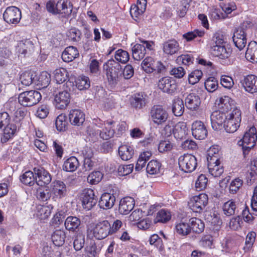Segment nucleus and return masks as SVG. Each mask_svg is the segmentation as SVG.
Instances as JSON below:
<instances>
[{
  "mask_svg": "<svg viewBox=\"0 0 257 257\" xmlns=\"http://www.w3.org/2000/svg\"><path fill=\"white\" fill-rule=\"evenodd\" d=\"M114 123L113 121H107L104 123L100 120L96 124V127L93 128L88 126L86 128V133L91 137H97L104 140H107L112 138L114 134V129L111 125Z\"/></svg>",
  "mask_w": 257,
  "mask_h": 257,
  "instance_id": "obj_1",
  "label": "nucleus"
},
{
  "mask_svg": "<svg viewBox=\"0 0 257 257\" xmlns=\"http://www.w3.org/2000/svg\"><path fill=\"white\" fill-rule=\"evenodd\" d=\"M109 85L111 87L115 86L121 78V65L114 60H109L103 65Z\"/></svg>",
  "mask_w": 257,
  "mask_h": 257,
  "instance_id": "obj_2",
  "label": "nucleus"
},
{
  "mask_svg": "<svg viewBox=\"0 0 257 257\" xmlns=\"http://www.w3.org/2000/svg\"><path fill=\"white\" fill-rule=\"evenodd\" d=\"M256 140V130L254 126H252L244 133L242 139L238 142L237 144L242 147V151L244 157L254 147Z\"/></svg>",
  "mask_w": 257,
  "mask_h": 257,
  "instance_id": "obj_3",
  "label": "nucleus"
},
{
  "mask_svg": "<svg viewBox=\"0 0 257 257\" xmlns=\"http://www.w3.org/2000/svg\"><path fill=\"white\" fill-rule=\"evenodd\" d=\"M46 9L49 12L53 14H62L63 17H67L71 15L73 6L67 1L60 0L56 5L51 1L48 2L46 4Z\"/></svg>",
  "mask_w": 257,
  "mask_h": 257,
  "instance_id": "obj_4",
  "label": "nucleus"
},
{
  "mask_svg": "<svg viewBox=\"0 0 257 257\" xmlns=\"http://www.w3.org/2000/svg\"><path fill=\"white\" fill-rule=\"evenodd\" d=\"M227 116L223 127L227 133H233L240 126L241 121V112L240 109H236L231 113H228Z\"/></svg>",
  "mask_w": 257,
  "mask_h": 257,
  "instance_id": "obj_5",
  "label": "nucleus"
},
{
  "mask_svg": "<svg viewBox=\"0 0 257 257\" xmlns=\"http://www.w3.org/2000/svg\"><path fill=\"white\" fill-rule=\"evenodd\" d=\"M41 93L38 91L30 90L21 93L18 97L21 105L30 107L37 104L41 99Z\"/></svg>",
  "mask_w": 257,
  "mask_h": 257,
  "instance_id": "obj_6",
  "label": "nucleus"
},
{
  "mask_svg": "<svg viewBox=\"0 0 257 257\" xmlns=\"http://www.w3.org/2000/svg\"><path fill=\"white\" fill-rule=\"evenodd\" d=\"M150 116L153 122L157 125L166 124L169 118L167 111L160 105H155L151 108Z\"/></svg>",
  "mask_w": 257,
  "mask_h": 257,
  "instance_id": "obj_7",
  "label": "nucleus"
},
{
  "mask_svg": "<svg viewBox=\"0 0 257 257\" xmlns=\"http://www.w3.org/2000/svg\"><path fill=\"white\" fill-rule=\"evenodd\" d=\"M180 169L185 173H191L197 166V158L191 154H186L180 156L178 159Z\"/></svg>",
  "mask_w": 257,
  "mask_h": 257,
  "instance_id": "obj_8",
  "label": "nucleus"
},
{
  "mask_svg": "<svg viewBox=\"0 0 257 257\" xmlns=\"http://www.w3.org/2000/svg\"><path fill=\"white\" fill-rule=\"evenodd\" d=\"M208 202V196L206 194L201 193L190 199L189 206L193 212L200 213L205 208Z\"/></svg>",
  "mask_w": 257,
  "mask_h": 257,
  "instance_id": "obj_9",
  "label": "nucleus"
},
{
  "mask_svg": "<svg viewBox=\"0 0 257 257\" xmlns=\"http://www.w3.org/2000/svg\"><path fill=\"white\" fill-rule=\"evenodd\" d=\"M52 200L57 201L64 197L67 194L66 184L62 181L55 180L50 185Z\"/></svg>",
  "mask_w": 257,
  "mask_h": 257,
  "instance_id": "obj_10",
  "label": "nucleus"
},
{
  "mask_svg": "<svg viewBox=\"0 0 257 257\" xmlns=\"http://www.w3.org/2000/svg\"><path fill=\"white\" fill-rule=\"evenodd\" d=\"M93 235L97 239H102L111 235L110 222L103 220L97 222L93 228Z\"/></svg>",
  "mask_w": 257,
  "mask_h": 257,
  "instance_id": "obj_11",
  "label": "nucleus"
},
{
  "mask_svg": "<svg viewBox=\"0 0 257 257\" xmlns=\"http://www.w3.org/2000/svg\"><path fill=\"white\" fill-rule=\"evenodd\" d=\"M3 18L5 21L9 24H17L21 19V11L16 7H9L5 11Z\"/></svg>",
  "mask_w": 257,
  "mask_h": 257,
  "instance_id": "obj_12",
  "label": "nucleus"
},
{
  "mask_svg": "<svg viewBox=\"0 0 257 257\" xmlns=\"http://www.w3.org/2000/svg\"><path fill=\"white\" fill-rule=\"evenodd\" d=\"M232 39L235 46L239 50H242L246 44V35L245 29L239 27L235 28L233 32Z\"/></svg>",
  "mask_w": 257,
  "mask_h": 257,
  "instance_id": "obj_13",
  "label": "nucleus"
},
{
  "mask_svg": "<svg viewBox=\"0 0 257 257\" xmlns=\"http://www.w3.org/2000/svg\"><path fill=\"white\" fill-rule=\"evenodd\" d=\"M158 87L164 92L170 94H174L177 89V85L173 78L165 77L161 78L158 82Z\"/></svg>",
  "mask_w": 257,
  "mask_h": 257,
  "instance_id": "obj_14",
  "label": "nucleus"
},
{
  "mask_svg": "<svg viewBox=\"0 0 257 257\" xmlns=\"http://www.w3.org/2000/svg\"><path fill=\"white\" fill-rule=\"evenodd\" d=\"M131 106L136 109L144 108L149 102L148 96L144 93H136L130 98Z\"/></svg>",
  "mask_w": 257,
  "mask_h": 257,
  "instance_id": "obj_15",
  "label": "nucleus"
},
{
  "mask_svg": "<svg viewBox=\"0 0 257 257\" xmlns=\"http://www.w3.org/2000/svg\"><path fill=\"white\" fill-rule=\"evenodd\" d=\"M82 198L83 207L87 210L91 209L97 201L94 191L91 189H85L83 192Z\"/></svg>",
  "mask_w": 257,
  "mask_h": 257,
  "instance_id": "obj_16",
  "label": "nucleus"
},
{
  "mask_svg": "<svg viewBox=\"0 0 257 257\" xmlns=\"http://www.w3.org/2000/svg\"><path fill=\"white\" fill-rule=\"evenodd\" d=\"M34 172L36 175V183L39 186L47 185L52 180L50 173L43 168H35Z\"/></svg>",
  "mask_w": 257,
  "mask_h": 257,
  "instance_id": "obj_17",
  "label": "nucleus"
},
{
  "mask_svg": "<svg viewBox=\"0 0 257 257\" xmlns=\"http://www.w3.org/2000/svg\"><path fill=\"white\" fill-rule=\"evenodd\" d=\"M240 83L245 91L251 94L257 92V76L248 75L244 77Z\"/></svg>",
  "mask_w": 257,
  "mask_h": 257,
  "instance_id": "obj_18",
  "label": "nucleus"
},
{
  "mask_svg": "<svg viewBox=\"0 0 257 257\" xmlns=\"http://www.w3.org/2000/svg\"><path fill=\"white\" fill-rule=\"evenodd\" d=\"M201 103L200 96L195 93H191L187 95L185 99L186 108L192 111H197Z\"/></svg>",
  "mask_w": 257,
  "mask_h": 257,
  "instance_id": "obj_19",
  "label": "nucleus"
},
{
  "mask_svg": "<svg viewBox=\"0 0 257 257\" xmlns=\"http://www.w3.org/2000/svg\"><path fill=\"white\" fill-rule=\"evenodd\" d=\"M227 114L220 110L213 111L210 116L211 125L213 130H217L224 122L227 118Z\"/></svg>",
  "mask_w": 257,
  "mask_h": 257,
  "instance_id": "obj_20",
  "label": "nucleus"
},
{
  "mask_svg": "<svg viewBox=\"0 0 257 257\" xmlns=\"http://www.w3.org/2000/svg\"><path fill=\"white\" fill-rule=\"evenodd\" d=\"M207 167L209 174L214 177L220 176L224 172L223 166L220 164V160L213 158L207 161Z\"/></svg>",
  "mask_w": 257,
  "mask_h": 257,
  "instance_id": "obj_21",
  "label": "nucleus"
},
{
  "mask_svg": "<svg viewBox=\"0 0 257 257\" xmlns=\"http://www.w3.org/2000/svg\"><path fill=\"white\" fill-rule=\"evenodd\" d=\"M219 109L228 114L236 109H239L235 105V101L227 96H224L219 99Z\"/></svg>",
  "mask_w": 257,
  "mask_h": 257,
  "instance_id": "obj_22",
  "label": "nucleus"
},
{
  "mask_svg": "<svg viewBox=\"0 0 257 257\" xmlns=\"http://www.w3.org/2000/svg\"><path fill=\"white\" fill-rule=\"evenodd\" d=\"M193 136L198 140H203L207 135V131L204 123L201 121H195L192 124Z\"/></svg>",
  "mask_w": 257,
  "mask_h": 257,
  "instance_id": "obj_23",
  "label": "nucleus"
},
{
  "mask_svg": "<svg viewBox=\"0 0 257 257\" xmlns=\"http://www.w3.org/2000/svg\"><path fill=\"white\" fill-rule=\"evenodd\" d=\"M70 101V94L67 90L60 91L55 95V102L57 108L61 109L65 108Z\"/></svg>",
  "mask_w": 257,
  "mask_h": 257,
  "instance_id": "obj_24",
  "label": "nucleus"
},
{
  "mask_svg": "<svg viewBox=\"0 0 257 257\" xmlns=\"http://www.w3.org/2000/svg\"><path fill=\"white\" fill-rule=\"evenodd\" d=\"M85 114L80 109H72L69 114V119L71 124L80 126L85 121Z\"/></svg>",
  "mask_w": 257,
  "mask_h": 257,
  "instance_id": "obj_25",
  "label": "nucleus"
},
{
  "mask_svg": "<svg viewBox=\"0 0 257 257\" xmlns=\"http://www.w3.org/2000/svg\"><path fill=\"white\" fill-rule=\"evenodd\" d=\"M135 206V200L131 197H125L119 202V212L123 215L127 214L132 210Z\"/></svg>",
  "mask_w": 257,
  "mask_h": 257,
  "instance_id": "obj_26",
  "label": "nucleus"
},
{
  "mask_svg": "<svg viewBox=\"0 0 257 257\" xmlns=\"http://www.w3.org/2000/svg\"><path fill=\"white\" fill-rule=\"evenodd\" d=\"M115 201V196L110 193H103L98 202V205L101 208L103 209H108L111 208Z\"/></svg>",
  "mask_w": 257,
  "mask_h": 257,
  "instance_id": "obj_27",
  "label": "nucleus"
},
{
  "mask_svg": "<svg viewBox=\"0 0 257 257\" xmlns=\"http://www.w3.org/2000/svg\"><path fill=\"white\" fill-rule=\"evenodd\" d=\"M212 54L222 59L228 58L231 54V50L223 46L212 45L211 48Z\"/></svg>",
  "mask_w": 257,
  "mask_h": 257,
  "instance_id": "obj_28",
  "label": "nucleus"
},
{
  "mask_svg": "<svg viewBox=\"0 0 257 257\" xmlns=\"http://www.w3.org/2000/svg\"><path fill=\"white\" fill-rule=\"evenodd\" d=\"M79 53L77 48L74 46L66 48L62 54V59L66 62H70L78 57Z\"/></svg>",
  "mask_w": 257,
  "mask_h": 257,
  "instance_id": "obj_29",
  "label": "nucleus"
},
{
  "mask_svg": "<svg viewBox=\"0 0 257 257\" xmlns=\"http://www.w3.org/2000/svg\"><path fill=\"white\" fill-rule=\"evenodd\" d=\"M188 128L186 123L180 121L177 123L174 127L173 135L178 140H182L185 138L188 134Z\"/></svg>",
  "mask_w": 257,
  "mask_h": 257,
  "instance_id": "obj_30",
  "label": "nucleus"
},
{
  "mask_svg": "<svg viewBox=\"0 0 257 257\" xmlns=\"http://www.w3.org/2000/svg\"><path fill=\"white\" fill-rule=\"evenodd\" d=\"M180 49L178 42L174 39L168 40L163 44V51L167 55H173L177 53Z\"/></svg>",
  "mask_w": 257,
  "mask_h": 257,
  "instance_id": "obj_31",
  "label": "nucleus"
},
{
  "mask_svg": "<svg viewBox=\"0 0 257 257\" xmlns=\"http://www.w3.org/2000/svg\"><path fill=\"white\" fill-rule=\"evenodd\" d=\"M245 58L252 63H257V43L255 41L249 43L245 53Z\"/></svg>",
  "mask_w": 257,
  "mask_h": 257,
  "instance_id": "obj_32",
  "label": "nucleus"
},
{
  "mask_svg": "<svg viewBox=\"0 0 257 257\" xmlns=\"http://www.w3.org/2000/svg\"><path fill=\"white\" fill-rule=\"evenodd\" d=\"M175 228L176 233L182 237H186L191 232L189 221L186 222L181 220L176 223Z\"/></svg>",
  "mask_w": 257,
  "mask_h": 257,
  "instance_id": "obj_33",
  "label": "nucleus"
},
{
  "mask_svg": "<svg viewBox=\"0 0 257 257\" xmlns=\"http://www.w3.org/2000/svg\"><path fill=\"white\" fill-rule=\"evenodd\" d=\"M4 127V134L1 139L2 143L7 142L14 136L17 132V126L14 123H9L8 125L5 126Z\"/></svg>",
  "mask_w": 257,
  "mask_h": 257,
  "instance_id": "obj_34",
  "label": "nucleus"
},
{
  "mask_svg": "<svg viewBox=\"0 0 257 257\" xmlns=\"http://www.w3.org/2000/svg\"><path fill=\"white\" fill-rule=\"evenodd\" d=\"M81 221L76 216H68L65 221V228L69 231L74 232L80 225Z\"/></svg>",
  "mask_w": 257,
  "mask_h": 257,
  "instance_id": "obj_35",
  "label": "nucleus"
},
{
  "mask_svg": "<svg viewBox=\"0 0 257 257\" xmlns=\"http://www.w3.org/2000/svg\"><path fill=\"white\" fill-rule=\"evenodd\" d=\"M53 208L51 205H38L36 207V214L41 219H46L50 215Z\"/></svg>",
  "mask_w": 257,
  "mask_h": 257,
  "instance_id": "obj_36",
  "label": "nucleus"
},
{
  "mask_svg": "<svg viewBox=\"0 0 257 257\" xmlns=\"http://www.w3.org/2000/svg\"><path fill=\"white\" fill-rule=\"evenodd\" d=\"M65 238V232L62 229L56 230L51 235L52 241L57 246H61L64 244Z\"/></svg>",
  "mask_w": 257,
  "mask_h": 257,
  "instance_id": "obj_37",
  "label": "nucleus"
},
{
  "mask_svg": "<svg viewBox=\"0 0 257 257\" xmlns=\"http://www.w3.org/2000/svg\"><path fill=\"white\" fill-rule=\"evenodd\" d=\"M191 231L200 233L204 229V223L202 220L196 217H192L189 220Z\"/></svg>",
  "mask_w": 257,
  "mask_h": 257,
  "instance_id": "obj_38",
  "label": "nucleus"
},
{
  "mask_svg": "<svg viewBox=\"0 0 257 257\" xmlns=\"http://www.w3.org/2000/svg\"><path fill=\"white\" fill-rule=\"evenodd\" d=\"M118 154L122 160L127 161L132 158L134 151L131 146L122 145L118 149Z\"/></svg>",
  "mask_w": 257,
  "mask_h": 257,
  "instance_id": "obj_39",
  "label": "nucleus"
},
{
  "mask_svg": "<svg viewBox=\"0 0 257 257\" xmlns=\"http://www.w3.org/2000/svg\"><path fill=\"white\" fill-rule=\"evenodd\" d=\"M79 166L78 159L75 157H71L67 159L63 163L62 168L66 172H73Z\"/></svg>",
  "mask_w": 257,
  "mask_h": 257,
  "instance_id": "obj_40",
  "label": "nucleus"
},
{
  "mask_svg": "<svg viewBox=\"0 0 257 257\" xmlns=\"http://www.w3.org/2000/svg\"><path fill=\"white\" fill-rule=\"evenodd\" d=\"M147 51L144 45L136 44L132 48V55L133 58L139 61L142 59L145 56Z\"/></svg>",
  "mask_w": 257,
  "mask_h": 257,
  "instance_id": "obj_41",
  "label": "nucleus"
},
{
  "mask_svg": "<svg viewBox=\"0 0 257 257\" xmlns=\"http://www.w3.org/2000/svg\"><path fill=\"white\" fill-rule=\"evenodd\" d=\"M36 196L37 199L40 201H46L52 198V194L49 186L45 188H39L37 189Z\"/></svg>",
  "mask_w": 257,
  "mask_h": 257,
  "instance_id": "obj_42",
  "label": "nucleus"
},
{
  "mask_svg": "<svg viewBox=\"0 0 257 257\" xmlns=\"http://www.w3.org/2000/svg\"><path fill=\"white\" fill-rule=\"evenodd\" d=\"M222 210L223 213L226 216L234 215L237 210L235 201L231 199L225 202L222 206Z\"/></svg>",
  "mask_w": 257,
  "mask_h": 257,
  "instance_id": "obj_43",
  "label": "nucleus"
},
{
  "mask_svg": "<svg viewBox=\"0 0 257 257\" xmlns=\"http://www.w3.org/2000/svg\"><path fill=\"white\" fill-rule=\"evenodd\" d=\"M184 111V102L182 99L176 98L174 100L172 105V112L177 116H181Z\"/></svg>",
  "mask_w": 257,
  "mask_h": 257,
  "instance_id": "obj_44",
  "label": "nucleus"
},
{
  "mask_svg": "<svg viewBox=\"0 0 257 257\" xmlns=\"http://www.w3.org/2000/svg\"><path fill=\"white\" fill-rule=\"evenodd\" d=\"M171 214L170 212L166 209H161L157 214L154 219V223L158 222L166 223L170 220Z\"/></svg>",
  "mask_w": 257,
  "mask_h": 257,
  "instance_id": "obj_45",
  "label": "nucleus"
},
{
  "mask_svg": "<svg viewBox=\"0 0 257 257\" xmlns=\"http://www.w3.org/2000/svg\"><path fill=\"white\" fill-rule=\"evenodd\" d=\"M255 237L256 233L255 232L251 231L248 233L246 236L245 244L243 248L245 252L251 250L255 242Z\"/></svg>",
  "mask_w": 257,
  "mask_h": 257,
  "instance_id": "obj_46",
  "label": "nucleus"
},
{
  "mask_svg": "<svg viewBox=\"0 0 257 257\" xmlns=\"http://www.w3.org/2000/svg\"><path fill=\"white\" fill-rule=\"evenodd\" d=\"M155 61L151 57H146L142 62L141 66L142 69L146 72L151 73L154 72Z\"/></svg>",
  "mask_w": 257,
  "mask_h": 257,
  "instance_id": "obj_47",
  "label": "nucleus"
},
{
  "mask_svg": "<svg viewBox=\"0 0 257 257\" xmlns=\"http://www.w3.org/2000/svg\"><path fill=\"white\" fill-rule=\"evenodd\" d=\"M54 78L58 84L64 82L67 79V72L63 68L57 69L54 71Z\"/></svg>",
  "mask_w": 257,
  "mask_h": 257,
  "instance_id": "obj_48",
  "label": "nucleus"
},
{
  "mask_svg": "<svg viewBox=\"0 0 257 257\" xmlns=\"http://www.w3.org/2000/svg\"><path fill=\"white\" fill-rule=\"evenodd\" d=\"M21 182L26 185L32 186L36 182V176L34 177V173L29 171L26 172L21 177Z\"/></svg>",
  "mask_w": 257,
  "mask_h": 257,
  "instance_id": "obj_49",
  "label": "nucleus"
},
{
  "mask_svg": "<svg viewBox=\"0 0 257 257\" xmlns=\"http://www.w3.org/2000/svg\"><path fill=\"white\" fill-rule=\"evenodd\" d=\"M55 124L58 131L60 132L65 131L67 125L66 115L64 113L59 115L56 119Z\"/></svg>",
  "mask_w": 257,
  "mask_h": 257,
  "instance_id": "obj_50",
  "label": "nucleus"
},
{
  "mask_svg": "<svg viewBox=\"0 0 257 257\" xmlns=\"http://www.w3.org/2000/svg\"><path fill=\"white\" fill-rule=\"evenodd\" d=\"M76 85L80 90L89 88L90 86L89 78L85 76H80L76 81Z\"/></svg>",
  "mask_w": 257,
  "mask_h": 257,
  "instance_id": "obj_51",
  "label": "nucleus"
},
{
  "mask_svg": "<svg viewBox=\"0 0 257 257\" xmlns=\"http://www.w3.org/2000/svg\"><path fill=\"white\" fill-rule=\"evenodd\" d=\"M161 166V163L158 161L152 160L148 164L146 170L150 174H156L160 172Z\"/></svg>",
  "mask_w": 257,
  "mask_h": 257,
  "instance_id": "obj_52",
  "label": "nucleus"
},
{
  "mask_svg": "<svg viewBox=\"0 0 257 257\" xmlns=\"http://www.w3.org/2000/svg\"><path fill=\"white\" fill-rule=\"evenodd\" d=\"M206 89L209 92H213L215 91L218 87V81L214 77H209L204 83Z\"/></svg>",
  "mask_w": 257,
  "mask_h": 257,
  "instance_id": "obj_53",
  "label": "nucleus"
},
{
  "mask_svg": "<svg viewBox=\"0 0 257 257\" xmlns=\"http://www.w3.org/2000/svg\"><path fill=\"white\" fill-rule=\"evenodd\" d=\"M114 57L118 62L125 64L129 60L130 55L127 51L118 49L115 52Z\"/></svg>",
  "mask_w": 257,
  "mask_h": 257,
  "instance_id": "obj_54",
  "label": "nucleus"
},
{
  "mask_svg": "<svg viewBox=\"0 0 257 257\" xmlns=\"http://www.w3.org/2000/svg\"><path fill=\"white\" fill-rule=\"evenodd\" d=\"M146 9V7L138 4L132 5L130 9V14L133 18H138L144 13Z\"/></svg>",
  "mask_w": 257,
  "mask_h": 257,
  "instance_id": "obj_55",
  "label": "nucleus"
},
{
  "mask_svg": "<svg viewBox=\"0 0 257 257\" xmlns=\"http://www.w3.org/2000/svg\"><path fill=\"white\" fill-rule=\"evenodd\" d=\"M204 35V32L203 31L196 29L193 31L184 34L183 35V38L186 39L187 41L189 42L193 40L197 37H202Z\"/></svg>",
  "mask_w": 257,
  "mask_h": 257,
  "instance_id": "obj_56",
  "label": "nucleus"
},
{
  "mask_svg": "<svg viewBox=\"0 0 257 257\" xmlns=\"http://www.w3.org/2000/svg\"><path fill=\"white\" fill-rule=\"evenodd\" d=\"M203 73L201 70L193 71L188 75V82L190 84L194 85L199 82L202 76Z\"/></svg>",
  "mask_w": 257,
  "mask_h": 257,
  "instance_id": "obj_57",
  "label": "nucleus"
},
{
  "mask_svg": "<svg viewBox=\"0 0 257 257\" xmlns=\"http://www.w3.org/2000/svg\"><path fill=\"white\" fill-rule=\"evenodd\" d=\"M51 81L50 74L46 71L42 72L38 78V82L42 88L47 87Z\"/></svg>",
  "mask_w": 257,
  "mask_h": 257,
  "instance_id": "obj_58",
  "label": "nucleus"
},
{
  "mask_svg": "<svg viewBox=\"0 0 257 257\" xmlns=\"http://www.w3.org/2000/svg\"><path fill=\"white\" fill-rule=\"evenodd\" d=\"M34 79L33 74L29 71H25L23 73L20 77L21 83L25 86L30 85Z\"/></svg>",
  "mask_w": 257,
  "mask_h": 257,
  "instance_id": "obj_59",
  "label": "nucleus"
},
{
  "mask_svg": "<svg viewBox=\"0 0 257 257\" xmlns=\"http://www.w3.org/2000/svg\"><path fill=\"white\" fill-rule=\"evenodd\" d=\"M103 177V174L100 171H94L90 173L87 177V181L91 184L99 183Z\"/></svg>",
  "mask_w": 257,
  "mask_h": 257,
  "instance_id": "obj_60",
  "label": "nucleus"
},
{
  "mask_svg": "<svg viewBox=\"0 0 257 257\" xmlns=\"http://www.w3.org/2000/svg\"><path fill=\"white\" fill-rule=\"evenodd\" d=\"M85 235L82 233H78L75 236L73 242L74 248L76 250H80L84 245Z\"/></svg>",
  "mask_w": 257,
  "mask_h": 257,
  "instance_id": "obj_61",
  "label": "nucleus"
},
{
  "mask_svg": "<svg viewBox=\"0 0 257 257\" xmlns=\"http://www.w3.org/2000/svg\"><path fill=\"white\" fill-rule=\"evenodd\" d=\"M219 8L213 7L210 11L209 15L213 20L224 19L226 18V14L222 12Z\"/></svg>",
  "mask_w": 257,
  "mask_h": 257,
  "instance_id": "obj_62",
  "label": "nucleus"
},
{
  "mask_svg": "<svg viewBox=\"0 0 257 257\" xmlns=\"http://www.w3.org/2000/svg\"><path fill=\"white\" fill-rule=\"evenodd\" d=\"M243 181L239 178H236L233 180L229 186V191L232 194L236 193L242 186Z\"/></svg>",
  "mask_w": 257,
  "mask_h": 257,
  "instance_id": "obj_63",
  "label": "nucleus"
},
{
  "mask_svg": "<svg viewBox=\"0 0 257 257\" xmlns=\"http://www.w3.org/2000/svg\"><path fill=\"white\" fill-rule=\"evenodd\" d=\"M249 176L248 178L250 180H254L257 178V159L253 160L250 166L249 170L247 171Z\"/></svg>",
  "mask_w": 257,
  "mask_h": 257,
  "instance_id": "obj_64",
  "label": "nucleus"
}]
</instances>
